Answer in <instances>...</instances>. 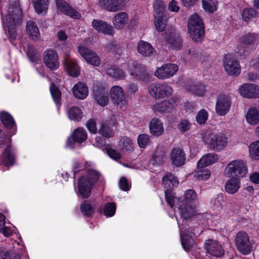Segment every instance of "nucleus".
Wrapping results in <instances>:
<instances>
[{
  "label": "nucleus",
  "instance_id": "1",
  "mask_svg": "<svg viewBox=\"0 0 259 259\" xmlns=\"http://www.w3.org/2000/svg\"><path fill=\"white\" fill-rule=\"evenodd\" d=\"M185 205L181 204L180 200L176 202L174 205L177 207L175 217L180 228L181 243L184 250L187 252L192 251L195 245V238L196 234L191 232L189 234V227L187 228V219L197 214L198 205L197 196L192 189L186 191L184 194Z\"/></svg>",
  "mask_w": 259,
  "mask_h": 259
},
{
  "label": "nucleus",
  "instance_id": "2",
  "mask_svg": "<svg viewBox=\"0 0 259 259\" xmlns=\"http://www.w3.org/2000/svg\"><path fill=\"white\" fill-rule=\"evenodd\" d=\"M22 18V11L18 0L12 1L8 7L5 17L4 26L7 29L11 39L15 40L17 37V26Z\"/></svg>",
  "mask_w": 259,
  "mask_h": 259
},
{
  "label": "nucleus",
  "instance_id": "3",
  "mask_svg": "<svg viewBox=\"0 0 259 259\" xmlns=\"http://www.w3.org/2000/svg\"><path fill=\"white\" fill-rule=\"evenodd\" d=\"M201 139L208 148L217 152L224 150L228 143V138L225 134H216L211 131L203 133Z\"/></svg>",
  "mask_w": 259,
  "mask_h": 259
},
{
  "label": "nucleus",
  "instance_id": "4",
  "mask_svg": "<svg viewBox=\"0 0 259 259\" xmlns=\"http://www.w3.org/2000/svg\"><path fill=\"white\" fill-rule=\"evenodd\" d=\"M188 31L192 40L201 42L204 38L205 25L202 19L196 14L190 16L188 21Z\"/></svg>",
  "mask_w": 259,
  "mask_h": 259
},
{
  "label": "nucleus",
  "instance_id": "5",
  "mask_svg": "<svg viewBox=\"0 0 259 259\" xmlns=\"http://www.w3.org/2000/svg\"><path fill=\"white\" fill-rule=\"evenodd\" d=\"M99 173L90 169L80 177L78 182V189L80 195L83 198H88L91 193L93 185L98 180Z\"/></svg>",
  "mask_w": 259,
  "mask_h": 259
},
{
  "label": "nucleus",
  "instance_id": "6",
  "mask_svg": "<svg viewBox=\"0 0 259 259\" xmlns=\"http://www.w3.org/2000/svg\"><path fill=\"white\" fill-rule=\"evenodd\" d=\"M247 172L248 168L246 162L239 159L230 161L224 171L225 177L238 179L245 177Z\"/></svg>",
  "mask_w": 259,
  "mask_h": 259
},
{
  "label": "nucleus",
  "instance_id": "7",
  "mask_svg": "<svg viewBox=\"0 0 259 259\" xmlns=\"http://www.w3.org/2000/svg\"><path fill=\"white\" fill-rule=\"evenodd\" d=\"M162 182L165 190V196L168 205L171 208L174 206V203L179 201V198L174 196L170 192V190L179 185L178 178L175 176L167 174L164 176L162 179Z\"/></svg>",
  "mask_w": 259,
  "mask_h": 259
},
{
  "label": "nucleus",
  "instance_id": "8",
  "mask_svg": "<svg viewBox=\"0 0 259 259\" xmlns=\"http://www.w3.org/2000/svg\"><path fill=\"white\" fill-rule=\"evenodd\" d=\"M256 38L254 34H247L241 36L239 38V45L236 52L237 57L243 58L249 54Z\"/></svg>",
  "mask_w": 259,
  "mask_h": 259
},
{
  "label": "nucleus",
  "instance_id": "9",
  "mask_svg": "<svg viewBox=\"0 0 259 259\" xmlns=\"http://www.w3.org/2000/svg\"><path fill=\"white\" fill-rule=\"evenodd\" d=\"M173 91L172 87L166 83H153L148 88L149 94L155 99L169 97L172 94Z\"/></svg>",
  "mask_w": 259,
  "mask_h": 259
},
{
  "label": "nucleus",
  "instance_id": "10",
  "mask_svg": "<svg viewBox=\"0 0 259 259\" xmlns=\"http://www.w3.org/2000/svg\"><path fill=\"white\" fill-rule=\"evenodd\" d=\"M235 243L238 250L242 254H248L250 252L251 244L246 232H238L236 235Z\"/></svg>",
  "mask_w": 259,
  "mask_h": 259
},
{
  "label": "nucleus",
  "instance_id": "11",
  "mask_svg": "<svg viewBox=\"0 0 259 259\" xmlns=\"http://www.w3.org/2000/svg\"><path fill=\"white\" fill-rule=\"evenodd\" d=\"M165 153L162 147H157L152 155L148 165V168L153 172L160 170V166L164 160Z\"/></svg>",
  "mask_w": 259,
  "mask_h": 259
},
{
  "label": "nucleus",
  "instance_id": "12",
  "mask_svg": "<svg viewBox=\"0 0 259 259\" xmlns=\"http://www.w3.org/2000/svg\"><path fill=\"white\" fill-rule=\"evenodd\" d=\"M63 64L66 72L70 76L77 77L79 75L80 68L76 62V60L72 58L68 52L64 53Z\"/></svg>",
  "mask_w": 259,
  "mask_h": 259
},
{
  "label": "nucleus",
  "instance_id": "13",
  "mask_svg": "<svg viewBox=\"0 0 259 259\" xmlns=\"http://www.w3.org/2000/svg\"><path fill=\"white\" fill-rule=\"evenodd\" d=\"M179 69L177 65L166 63L158 67L155 72V75L161 79L169 78L173 76Z\"/></svg>",
  "mask_w": 259,
  "mask_h": 259
},
{
  "label": "nucleus",
  "instance_id": "14",
  "mask_svg": "<svg viewBox=\"0 0 259 259\" xmlns=\"http://www.w3.org/2000/svg\"><path fill=\"white\" fill-rule=\"evenodd\" d=\"M45 64L50 69L56 70L59 67V56L56 51L53 49L46 50L43 55Z\"/></svg>",
  "mask_w": 259,
  "mask_h": 259
},
{
  "label": "nucleus",
  "instance_id": "15",
  "mask_svg": "<svg viewBox=\"0 0 259 259\" xmlns=\"http://www.w3.org/2000/svg\"><path fill=\"white\" fill-rule=\"evenodd\" d=\"M78 51L88 63L94 66L100 65L101 59L95 52L81 46L78 47Z\"/></svg>",
  "mask_w": 259,
  "mask_h": 259
},
{
  "label": "nucleus",
  "instance_id": "16",
  "mask_svg": "<svg viewBox=\"0 0 259 259\" xmlns=\"http://www.w3.org/2000/svg\"><path fill=\"white\" fill-rule=\"evenodd\" d=\"M231 101L228 95L221 94L216 99L215 112L220 116L226 115L230 110Z\"/></svg>",
  "mask_w": 259,
  "mask_h": 259
},
{
  "label": "nucleus",
  "instance_id": "17",
  "mask_svg": "<svg viewBox=\"0 0 259 259\" xmlns=\"http://www.w3.org/2000/svg\"><path fill=\"white\" fill-rule=\"evenodd\" d=\"M58 13L63 14L74 19H79L81 15L64 0H56Z\"/></svg>",
  "mask_w": 259,
  "mask_h": 259
},
{
  "label": "nucleus",
  "instance_id": "18",
  "mask_svg": "<svg viewBox=\"0 0 259 259\" xmlns=\"http://www.w3.org/2000/svg\"><path fill=\"white\" fill-rule=\"evenodd\" d=\"M240 95L247 99L259 97V87L254 83H244L238 88Z\"/></svg>",
  "mask_w": 259,
  "mask_h": 259
},
{
  "label": "nucleus",
  "instance_id": "19",
  "mask_svg": "<svg viewBox=\"0 0 259 259\" xmlns=\"http://www.w3.org/2000/svg\"><path fill=\"white\" fill-rule=\"evenodd\" d=\"M224 66L226 71L229 75L238 76L240 73L241 67L239 62L230 55H228L225 56Z\"/></svg>",
  "mask_w": 259,
  "mask_h": 259
},
{
  "label": "nucleus",
  "instance_id": "20",
  "mask_svg": "<svg viewBox=\"0 0 259 259\" xmlns=\"http://www.w3.org/2000/svg\"><path fill=\"white\" fill-rule=\"evenodd\" d=\"M87 139V134L85 131L81 127L75 130L72 137L69 138L66 142V145L70 148L74 147L75 143L81 144Z\"/></svg>",
  "mask_w": 259,
  "mask_h": 259
},
{
  "label": "nucleus",
  "instance_id": "21",
  "mask_svg": "<svg viewBox=\"0 0 259 259\" xmlns=\"http://www.w3.org/2000/svg\"><path fill=\"white\" fill-rule=\"evenodd\" d=\"M204 247L207 252L211 256L220 257L224 254V250L222 245L217 241L211 239L206 240Z\"/></svg>",
  "mask_w": 259,
  "mask_h": 259
},
{
  "label": "nucleus",
  "instance_id": "22",
  "mask_svg": "<svg viewBox=\"0 0 259 259\" xmlns=\"http://www.w3.org/2000/svg\"><path fill=\"white\" fill-rule=\"evenodd\" d=\"M110 96L113 102L120 108L126 104L123 90L120 87L113 86L110 90Z\"/></svg>",
  "mask_w": 259,
  "mask_h": 259
},
{
  "label": "nucleus",
  "instance_id": "23",
  "mask_svg": "<svg viewBox=\"0 0 259 259\" xmlns=\"http://www.w3.org/2000/svg\"><path fill=\"white\" fill-rule=\"evenodd\" d=\"M94 99L101 106H105L109 102L108 92L103 87H94Z\"/></svg>",
  "mask_w": 259,
  "mask_h": 259
},
{
  "label": "nucleus",
  "instance_id": "24",
  "mask_svg": "<svg viewBox=\"0 0 259 259\" xmlns=\"http://www.w3.org/2000/svg\"><path fill=\"white\" fill-rule=\"evenodd\" d=\"M92 25L96 30L99 32L109 35H112L114 33L112 26L102 20L94 19L92 22Z\"/></svg>",
  "mask_w": 259,
  "mask_h": 259
},
{
  "label": "nucleus",
  "instance_id": "25",
  "mask_svg": "<svg viewBox=\"0 0 259 259\" xmlns=\"http://www.w3.org/2000/svg\"><path fill=\"white\" fill-rule=\"evenodd\" d=\"M0 119L4 125L8 129H12L11 136L15 135L17 128L13 117L8 112L2 111L0 113Z\"/></svg>",
  "mask_w": 259,
  "mask_h": 259
},
{
  "label": "nucleus",
  "instance_id": "26",
  "mask_svg": "<svg viewBox=\"0 0 259 259\" xmlns=\"http://www.w3.org/2000/svg\"><path fill=\"white\" fill-rule=\"evenodd\" d=\"M170 160L172 164L179 166L185 162V155L183 150L179 148H174L170 154Z\"/></svg>",
  "mask_w": 259,
  "mask_h": 259
},
{
  "label": "nucleus",
  "instance_id": "27",
  "mask_svg": "<svg viewBox=\"0 0 259 259\" xmlns=\"http://www.w3.org/2000/svg\"><path fill=\"white\" fill-rule=\"evenodd\" d=\"M128 20V15L126 12H119L114 16L112 22L116 29L121 30L124 28Z\"/></svg>",
  "mask_w": 259,
  "mask_h": 259
},
{
  "label": "nucleus",
  "instance_id": "28",
  "mask_svg": "<svg viewBox=\"0 0 259 259\" xmlns=\"http://www.w3.org/2000/svg\"><path fill=\"white\" fill-rule=\"evenodd\" d=\"M98 6L110 12H115L121 9L117 0H99Z\"/></svg>",
  "mask_w": 259,
  "mask_h": 259
},
{
  "label": "nucleus",
  "instance_id": "29",
  "mask_svg": "<svg viewBox=\"0 0 259 259\" xmlns=\"http://www.w3.org/2000/svg\"><path fill=\"white\" fill-rule=\"evenodd\" d=\"M138 52L144 57H151L155 52L152 45L148 42L140 40L137 44Z\"/></svg>",
  "mask_w": 259,
  "mask_h": 259
},
{
  "label": "nucleus",
  "instance_id": "30",
  "mask_svg": "<svg viewBox=\"0 0 259 259\" xmlns=\"http://www.w3.org/2000/svg\"><path fill=\"white\" fill-rule=\"evenodd\" d=\"M26 31L33 40L38 41L40 39L41 36L39 29L34 22L29 21L27 22Z\"/></svg>",
  "mask_w": 259,
  "mask_h": 259
},
{
  "label": "nucleus",
  "instance_id": "31",
  "mask_svg": "<svg viewBox=\"0 0 259 259\" xmlns=\"http://www.w3.org/2000/svg\"><path fill=\"white\" fill-rule=\"evenodd\" d=\"M245 119L249 125L257 124L259 123V109L256 107L249 108L245 114Z\"/></svg>",
  "mask_w": 259,
  "mask_h": 259
},
{
  "label": "nucleus",
  "instance_id": "32",
  "mask_svg": "<svg viewBox=\"0 0 259 259\" xmlns=\"http://www.w3.org/2000/svg\"><path fill=\"white\" fill-rule=\"evenodd\" d=\"M225 184V191L229 194H233L236 193L240 188V179L229 177Z\"/></svg>",
  "mask_w": 259,
  "mask_h": 259
},
{
  "label": "nucleus",
  "instance_id": "33",
  "mask_svg": "<svg viewBox=\"0 0 259 259\" xmlns=\"http://www.w3.org/2000/svg\"><path fill=\"white\" fill-rule=\"evenodd\" d=\"M73 95L77 99H85L89 93L88 88L86 84L82 82L75 84L72 89Z\"/></svg>",
  "mask_w": 259,
  "mask_h": 259
},
{
  "label": "nucleus",
  "instance_id": "34",
  "mask_svg": "<svg viewBox=\"0 0 259 259\" xmlns=\"http://www.w3.org/2000/svg\"><path fill=\"white\" fill-rule=\"evenodd\" d=\"M174 108L173 102L164 100L160 102L155 103L152 107V109L157 112L164 113L169 112Z\"/></svg>",
  "mask_w": 259,
  "mask_h": 259
},
{
  "label": "nucleus",
  "instance_id": "35",
  "mask_svg": "<svg viewBox=\"0 0 259 259\" xmlns=\"http://www.w3.org/2000/svg\"><path fill=\"white\" fill-rule=\"evenodd\" d=\"M150 133L154 136H159L163 133V126L162 122L158 119L154 118L149 123Z\"/></svg>",
  "mask_w": 259,
  "mask_h": 259
},
{
  "label": "nucleus",
  "instance_id": "36",
  "mask_svg": "<svg viewBox=\"0 0 259 259\" xmlns=\"http://www.w3.org/2000/svg\"><path fill=\"white\" fill-rule=\"evenodd\" d=\"M35 12L38 14L45 15L48 11L49 0H31Z\"/></svg>",
  "mask_w": 259,
  "mask_h": 259
},
{
  "label": "nucleus",
  "instance_id": "37",
  "mask_svg": "<svg viewBox=\"0 0 259 259\" xmlns=\"http://www.w3.org/2000/svg\"><path fill=\"white\" fill-rule=\"evenodd\" d=\"M218 160V155L214 153H208L204 155L197 162L198 168H203L214 163Z\"/></svg>",
  "mask_w": 259,
  "mask_h": 259
},
{
  "label": "nucleus",
  "instance_id": "38",
  "mask_svg": "<svg viewBox=\"0 0 259 259\" xmlns=\"http://www.w3.org/2000/svg\"><path fill=\"white\" fill-rule=\"evenodd\" d=\"M167 42L169 44L168 47L174 50H179L182 47V40L176 36L174 29H172L171 33L169 34Z\"/></svg>",
  "mask_w": 259,
  "mask_h": 259
},
{
  "label": "nucleus",
  "instance_id": "39",
  "mask_svg": "<svg viewBox=\"0 0 259 259\" xmlns=\"http://www.w3.org/2000/svg\"><path fill=\"white\" fill-rule=\"evenodd\" d=\"M188 91L196 96H203L206 92L205 87L201 83H196L188 84L186 87Z\"/></svg>",
  "mask_w": 259,
  "mask_h": 259
},
{
  "label": "nucleus",
  "instance_id": "40",
  "mask_svg": "<svg viewBox=\"0 0 259 259\" xmlns=\"http://www.w3.org/2000/svg\"><path fill=\"white\" fill-rule=\"evenodd\" d=\"M118 147L123 153L130 152L133 150V143L131 139L124 137L119 141Z\"/></svg>",
  "mask_w": 259,
  "mask_h": 259
},
{
  "label": "nucleus",
  "instance_id": "41",
  "mask_svg": "<svg viewBox=\"0 0 259 259\" xmlns=\"http://www.w3.org/2000/svg\"><path fill=\"white\" fill-rule=\"evenodd\" d=\"M202 7L204 11L208 13H213L218 8V0H202Z\"/></svg>",
  "mask_w": 259,
  "mask_h": 259
},
{
  "label": "nucleus",
  "instance_id": "42",
  "mask_svg": "<svg viewBox=\"0 0 259 259\" xmlns=\"http://www.w3.org/2000/svg\"><path fill=\"white\" fill-rule=\"evenodd\" d=\"M17 236L19 239V241L12 240V244L13 248L15 249V250H18V252H19L20 251L22 255L24 256V259H29L27 254L26 247L24 246V244L20 235L19 234H17Z\"/></svg>",
  "mask_w": 259,
  "mask_h": 259
},
{
  "label": "nucleus",
  "instance_id": "43",
  "mask_svg": "<svg viewBox=\"0 0 259 259\" xmlns=\"http://www.w3.org/2000/svg\"><path fill=\"white\" fill-rule=\"evenodd\" d=\"M249 156L254 160H259V140L251 143L248 146Z\"/></svg>",
  "mask_w": 259,
  "mask_h": 259
},
{
  "label": "nucleus",
  "instance_id": "44",
  "mask_svg": "<svg viewBox=\"0 0 259 259\" xmlns=\"http://www.w3.org/2000/svg\"><path fill=\"white\" fill-rule=\"evenodd\" d=\"M105 71L107 75L117 79H122L126 76L125 73L122 70L115 67H111Z\"/></svg>",
  "mask_w": 259,
  "mask_h": 259
},
{
  "label": "nucleus",
  "instance_id": "45",
  "mask_svg": "<svg viewBox=\"0 0 259 259\" xmlns=\"http://www.w3.org/2000/svg\"><path fill=\"white\" fill-rule=\"evenodd\" d=\"M67 115L70 120L79 121L82 117V112L78 107L73 106L70 108L67 112Z\"/></svg>",
  "mask_w": 259,
  "mask_h": 259
},
{
  "label": "nucleus",
  "instance_id": "46",
  "mask_svg": "<svg viewBox=\"0 0 259 259\" xmlns=\"http://www.w3.org/2000/svg\"><path fill=\"white\" fill-rule=\"evenodd\" d=\"M154 24L156 30L159 32L163 31L167 26V20L163 15L154 16Z\"/></svg>",
  "mask_w": 259,
  "mask_h": 259
},
{
  "label": "nucleus",
  "instance_id": "47",
  "mask_svg": "<svg viewBox=\"0 0 259 259\" xmlns=\"http://www.w3.org/2000/svg\"><path fill=\"white\" fill-rule=\"evenodd\" d=\"M223 201V196L222 194L218 195L214 198H212L210 201V204L212 209L215 211V213L220 212L222 209V203Z\"/></svg>",
  "mask_w": 259,
  "mask_h": 259
},
{
  "label": "nucleus",
  "instance_id": "48",
  "mask_svg": "<svg viewBox=\"0 0 259 259\" xmlns=\"http://www.w3.org/2000/svg\"><path fill=\"white\" fill-rule=\"evenodd\" d=\"M153 11L155 15H163L165 10V4L162 0H155L153 3Z\"/></svg>",
  "mask_w": 259,
  "mask_h": 259
},
{
  "label": "nucleus",
  "instance_id": "49",
  "mask_svg": "<svg viewBox=\"0 0 259 259\" xmlns=\"http://www.w3.org/2000/svg\"><path fill=\"white\" fill-rule=\"evenodd\" d=\"M50 92L53 99L57 106L61 104V93L58 88L52 83L50 86Z\"/></svg>",
  "mask_w": 259,
  "mask_h": 259
},
{
  "label": "nucleus",
  "instance_id": "50",
  "mask_svg": "<svg viewBox=\"0 0 259 259\" xmlns=\"http://www.w3.org/2000/svg\"><path fill=\"white\" fill-rule=\"evenodd\" d=\"M210 175V172L207 168H199L197 167V170L194 173V177L199 180L205 181L208 179Z\"/></svg>",
  "mask_w": 259,
  "mask_h": 259
},
{
  "label": "nucleus",
  "instance_id": "51",
  "mask_svg": "<svg viewBox=\"0 0 259 259\" xmlns=\"http://www.w3.org/2000/svg\"><path fill=\"white\" fill-rule=\"evenodd\" d=\"M27 54L30 61L32 62H37L39 59L40 55L39 53L34 48L33 46L30 45H28Z\"/></svg>",
  "mask_w": 259,
  "mask_h": 259
},
{
  "label": "nucleus",
  "instance_id": "52",
  "mask_svg": "<svg viewBox=\"0 0 259 259\" xmlns=\"http://www.w3.org/2000/svg\"><path fill=\"white\" fill-rule=\"evenodd\" d=\"M242 19L245 21L252 20L256 16V11L252 8H246L242 13Z\"/></svg>",
  "mask_w": 259,
  "mask_h": 259
},
{
  "label": "nucleus",
  "instance_id": "53",
  "mask_svg": "<svg viewBox=\"0 0 259 259\" xmlns=\"http://www.w3.org/2000/svg\"><path fill=\"white\" fill-rule=\"evenodd\" d=\"M116 205L113 202L106 204L103 210V214L107 217H111L115 214Z\"/></svg>",
  "mask_w": 259,
  "mask_h": 259
},
{
  "label": "nucleus",
  "instance_id": "54",
  "mask_svg": "<svg viewBox=\"0 0 259 259\" xmlns=\"http://www.w3.org/2000/svg\"><path fill=\"white\" fill-rule=\"evenodd\" d=\"M208 117V112L204 109H201L197 114L196 119L199 124H202L207 121Z\"/></svg>",
  "mask_w": 259,
  "mask_h": 259
},
{
  "label": "nucleus",
  "instance_id": "55",
  "mask_svg": "<svg viewBox=\"0 0 259 259\" xmlns=\"http://www.w3.org/2000/svg\"><path fill=\"white\" fill-rule=\"evenodd\" d=\"M80 210L84 215L87 217L90 216L93 212V207L85 201L81 203Z\"/></svg>",
  "mask_w": 259,
  "mask_h": 259
},
{
  "label": "nucleus",
  "instance_id": "56",
  "mask_svg": "<svg viewBox=\"0 0 259 259\" xmlns=\"http://www.w3.org/2000/svg\"><path fill=\"white\" fill-rule=\"evenodd\" d=\"M138 143L141 148H145L149 143V136L146 134L139 136Z\"/></svg>",
  "mask_w": 259,
  "mask_h": 259
},
{
  "label": "nucleus",
  "instance_id": "57",
  "mask_svg": "<svg viewBox=\"0 0 259 259\" xmlns=\"http://www.w3.org/2000/svg\"><path fill=\"white\" fill-rule=\"evenodd\" d=\"M191 126V123L188 120L183 119L178 124V128L181 132H184L190 130Z\"/></svg>",
  "mask_w": 259,
  "mask_h": 259
},
{
  "label": "nucleus",
  "instance_id": "58",
  "mask_svg": "<svg viewBox=\"0 0 259 259\" xmlns=\"http://www.w3.org/2000/svg\"><path fill=\"white\" fill-rule=\"evenodd\" d=\"M99 133L103 136L107 138H110L113 136V132L106 124L102 125L101 129L99 130Z\"/></svg>",
  "mask_w": 259,
  "mask_h": 259
},
{
  "label": "nucleus",
  "instance_id": "59",
  "mask_svg": "<svg viewBox=\"0 0 259 259\" xmlns=\"http://www.w3.org/2000/svg\"><path fill=\"white\" fill-rule=\"evenodd\" d=\"M106 151L109 156L114 160L119 159L121 157V154L116 150L111 147H107Z\"/></svg>",
  "mask_w": 259,
  "mask_h": 259
},
{
  "label": "nucleus",
  "instance_id": "60",
  "mask_svg": "<svg viewBox=\"0 0 259 259\" xmlns=\"http://www.w3.org/2000/svg\"><path fill=\"white\" fill-rule=\"evenodd\" d=\"M87 127L88 130L93 134L96 133L97 128L96 127V122L93 119L89 120L86 123Z\"/></svg>",
  "mask_w": 259,
  "mask_h": 259
},
{
  "label": "nucleus",
  "instance_id": "61",
  "mask_svg": "<svg viewBox=\"0 0 259 259\" xmlns=\"http://www.w3.org/2000/svg\"><path fill=\"white\" fill-rule=\"evenodd\" d=\"M168 9L173 12H178L180 10V7L178 2L175 0H171L168 3Z\"/></svg>",
  "mask_w": 259,
  "mask_h": 259
},
{
  "label": "nucleus",
  "instance_id": "62",
  "mask_svg": "<svg viewBox=\"0 0 259 259\" xmlns=\"http://www.w3.org/2000/svg\"><path fill=\"white\" fill-rule=\"evenodd\" d=\"M137 63L136 62H130L128 64L127 71L131 75H134L136 73L135 70L137 69Z\"/></svg>",
  "mask_w": 259,
  "mask_h": 259
},
{
  "label": "nucleus",
  "instance_id": "63",
  "mask_svg": "<svg viewBox=\"0 0 259 259\" xmlns=\"http://www.w3.org/2000/svg\"><path fill=\"white\" fill-rule=\"evenodd\" d=\"M119 187L123 191H127L130 189L127 180L124 178H122L119 181Z\"/></svg>",
  "mask_w": 259,
  "mask_h": 259
},
{
  "label": "nucleus",
  "instance_id": "64",
  "mask_svg": "<svg viewBox=\"0 0 259 259\" xmlns=\"http://www.w3.org/2000/svg\"><path fill=\"white\" fill-rule=\"evenodd\" d=\"M250 181L255 184L259 183V173L257 172H253L249 177Z\"/></svg>",
  "mask_w": 259,
  "mask_h": 259
}]
</instances>
